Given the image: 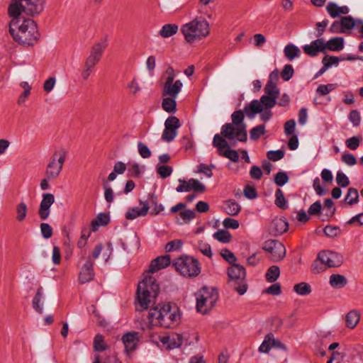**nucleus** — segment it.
<instances>
[{
    "mask_svg": "<svg viewBox=\"0 0 363 363\" xmlns=\"http://www.w3.org/2000/svg\"><path fill=\"white\" fill-rule=\"evenodd\" d=\"M19 6L16 2L9 6L8 13L12 18L9 23V32L18 44L33 46L40 38L38 26L33 19L20 15Z\"/></svg>",
    "mask_w": 363,
    "mask_h": 363,
    "instance_id": "obj_1",
    "label": "nucleus"
},
{
    "mask_svg": "<svg viewBox=\"0 0 363 363\" xmlns=\"http://www.w3.org/2000/svg\"><path fill=\"white\" fill-rule=\"evenodd\" d=\"M148 319L152 325H160L168 328L178 325L180 320L179 308L170 303L158 304L152 308L148 313Z\"/></svg>",
    "mask_w": 363,
    "mask_h": 363,
    "instance_id": "obj_2",
    "label": "nucleus"
},
{
    "mask_svg": "<svg viewBox=\"0 0 363 363\" xmlns=\"http://www.w3.org/2000/svg\"><path fill=\"white\" fill-rule=\"evenodd\" d=\"M160 291L156 279L151 277H145L138 285L136 291L137 310L143 311L148 308L151 303H155Z\"/></svg>",
    "mask_w": 363,
    "mask_h": 363,
    "instance_id": "obj_3",
    "label": "nucleus"
},
{
    "mask_svg": "<svg viewBox=\"0 0 363 363\" xmlns=\"http://www.w3.org/2000/svg\"><path fill=\"white\" fill-rule=\"evenodd\" d=\"M245 111L238 110L231 115L232 123H225L221 128L220 134L235 145L236 140L246 142L247 140V125L242 123Z\"/></svg>",
    "mask_w": 363,
    "mask_h": 363,
    "instance_id": "obj_4",
    "label": "nucleus"
},
{
    "mask_svg": "<svg viewBox=\"0 0 363 363\" xmlns=\"http://www.w3.org/2000/svg\"><path fill=\"white\" fill-rule=\"evenodd\" d=\"M181 33L188 43H193L206 38L210 33L209 23L203 17L197 16L182 26Z\"/></svg>",
    "mask_w": 363,
    "mask_h": 363,
    "instance_id": "obj_5",
    "label": "nucleus"
},
{
    "mask_svg": "<svg viewBox=\"0 0 363 363\" xmlns=\"http://www.w3.org/2000/svg\"><path fill=\"white\" fill-rule=\"evenodd\" d=\"M218 292L214 288L203 286L196 294V309L202 314L209 312L218 299Z\"/></svg>",
    "mask_w": 363,
    "mask_h": 363,
    "instance_id": "obj_6",
    "label": "nucleus"
},
{
    "mask_svg": "<svg viewBox=\"0 0 363 363\" xmlns=\"http://www.w3.org/2000/svg\"><path fill=\"white\" fill-rule=\"evenodd\" d=\"M172 264L177 272L186 278L196 277L201 272L199 261L188 255L177 257L174 260Z\"/></svg>",
    "mask_w": 363,
    "mask_h": 363,
    "instance_id": "obj_7",
    "label": "nucleus"
},
{
    "mask_svg": "<svg viewBox=\"0 0 363 363\" xmlns=\"http://www.w3.org/2000/svg\"><path fill=\"white\" fill-rule=\"evenodd\" d=\"M229 284L240 295H243L247 290L245 269L239 264H233L228 268Z\"/></svg>",
    "mask_w": 363,
    "mask_h": 363,
    "instance_id": "obj_8",
    "label": "nucleus"
},
{
    "mask_svg": "<svg viewBox=\"0 0 363 363\" xmlns=\"http://www.w3.org/2000/svg\"><path fill=\"white\" fill-rule=\"evenodd\" d=\"M277 99L268 95H263L260 100L255 99L249 105L244 107V111L247 117L253 118L257 113L263 109H271L277 104Z\"/></svg>",
    "mask_w": 363,
    "mask_h": 363,
    "instance_id": "obj_9",
    "label": "nucleus"
},
{
    "mask_svg": "<svg viewBox=\"0 0 363 363\" xmlns=\"http://www.w3.org/2000/svg\"><path fill=\"white\" fill-rule=\"evenodd\" d=\"M67 154L65 149H60L52 155L45 170V176L49 179H55L58 177L62 169Z\"/></svg>",
    "mask_w": 363,
    "mask_h": 363,
    "instance_id": "obj_10",
    "label": "nucleus"
},
{
    "mask_svg": "<svg viewBox=\"0 0 363 363\" xmlns=\"http://www.w3.org/2000/svg\"><path fill=\"white\" fill-rule=\"evenodd\" d=\"M14 2L20 5V15L24 12L29 16H34L43 11L45 0H11V4Z\"/></svg>",
    "mask_w": 363,
    "mask_h": 363,
    "instance_id": "obj_11",
    "label": "nucleus"
},
{
    "mask_svg": "<svg viewBox=\"0 0 363 363\" xmlns=\"http://www.w3.org/2000/svg\"><path fill=\"white\" fill-rule=\"evenodd\" d=\"M262 248L270 253V259L273 262L280 261L286 255L284 245L278 240H268L264 242Z\"/></svg>",
    "mask_w": 363,
    "mask_h": 363,
    "instance_id": "obj_12",
    "label": "nucleus"
},
{
    "mask_svg": "<svg viewBox=\"0 0 363 363\" xmlns=\"http://www.w3.org/2000/svg\"><path fill=\"white\" fill-rule=\"evenodd\" d=\"M179 185L176 188L177 192H189L194 191L196 193H203L206 191V186L196 179H190L188 181L185 179H179Z\"/></svg>",
    "mask_w": 363,
    "mask_h": 363,
    "instance_id": "obj_13",
    "label": "nucleus"
},
{
    "mask_svg": "<svg viewBox=\"0 0 363 363\" xmlns=\"http://www.w3.org/2000/svg\"><path fill=\"white\" fill-rule=\"evenodd\" d=\"M318 258L325 262L328 267H337L343 262V256L341 254L330 250L320 252Z\"/></svg>",
    "mask_w": 363,
    "mask_h": 363,
    "instance_id": "obj_14",
    "label": "nucleus"
},
{
    "mask_svg": "<svg viewBox=\"0 0 363 363\" xmlns=\"http://www.w3.org/2000/svg\"><path fill=\"white\" fill-rule=\"evenodd\" d=\"M108 46V41L106 38L101 39L99 42L94 43L91 48L90 54L86 57V61H88L94 65H97L100 61L103 53Z\"/></svg>",
    "mask_w": 363,
    "mask_h": 363,
    "instance_id": "obj_15",
    "label": "nucleus"
},
{
    "mask_svg": "<svg viewBox=\"0 0 363 363\" xmlns=\"http://www.w3.org/2000/svg\"><path fill=\"white\" fill-rule=\"evenodd\" d=\"M55 202V196L51 193H45L43 194V199L40 203L38 210L39 218L42 220L48 219L50 213V206Z\"/></svg>",
    "mask_w": 363,
    "mask_h": 363,
    "instance_id": "obj_16",
    "label": "nucleus"
},
{
    "mask_svg": "<svg viewBox=\"0 0 363 363\" xmlns=\"http://www.w3.org/2000/svg\"><path fill=\"white\" fill-rule=\"evenodd\" d=\"M94 264V262L91 258L88 257L79 275V281L81 284H85L94 279L95 275Z\"/></svg>",
    "mask_w": 363,
    "mask_h": 363,
    "instance_id": "obj_17",
    "label": "nucleus"
},
{
    "mask_svg": "<svg viewBox=\"0 0 363 363\" xmlns=\"http://www.w3.org/2000/svg\"><path fill=\"white\" fill-rule=\"evenodd\" d=\"M302 49L305 54L312 57L318 56L320 52L325 53L323 38H317L310 44L302 46Z\"/></svg>",
    "mask_w": 363,
    "mask_h": 363,
    "instance_id": "obj_18",
    "label": "nucleus"
},
{
    "mask_svg": "<svg viewBox=\"0 0 363 363\" xmlns=\"http://www.w3.org/2000/svg\"><path fill=\"white\" fill-rule=\"evenodd\" d=\"M183 86L182 82L178 79L174 82H164L162 89V96L177 97Z\"/></svg>",
    "mask_w": 363,
    "mask_h": 363,
    "instance_id": "obj_19",
    "label": "nucleus"
},
{
    "mask_svg": "<svg viewBox=\"0 0 363 363\" xmlns=\"http://www.w3.org/2000/svg\"><path fill=\"white\" fill-rule=\"evenodd\" d=\"M289 224L284 218H275L269 225V232L277 236L283 234L288 230Z\"/></svg>",
    "mask_w": 363,
    "mask_h": 363,
    "instance_id": "obj_20",
    "label": "nucleus"
},
{
    "mask_svg": "<svg viewBox=\"0 0 363 363\" xmlns=\"http://www.w3.org/2000/svg\"><path fill=\"white\" fill-rule=\"evenodd\" d=\"M325 9L328 15L333 18L340 17L341 15H347L350 12V9L347 6H340L333 1L328 3Z\"/></svg>",
    "mask_w": 363,
    "mask_h": 363,
    "instance_id": "obj_21",
    "label": "nucleus"
},
{
    "mask_svg": "<svg viewBox=\"0 0 363 363\" xmlns=\"http://www.w3.org/2000/svg\"><path fill=\"white\" fill-rule=\"evenodd\" d=\"M160 341L164 345H166L169 350H172L178 348L182 345L183 337L181 334L173 333L169 335L162 337Z\"/></svg>",
    "mask_w": 363,
    "mask_h": 363,
    "instance_id": "obj_22",
    "label": "nucleus"
},
{
    "mask_svg": "<svg viewBox=\"0 0 363 363\" xmlns=\"http://www.w3.org/2000/svg\"><path fill=\"white\" fill-rule=\"evenodd\" d=\"M121 340L125 346V351L127 353H129L133 351L136 347L137 342L138 340V333H127L123 335Z\"/></svg>",
    "mask_w": 363,
    "mask_h": 363,
    "instance_id": "obj_23",
    "label": "nucleus"
},
{
    "mask_svg": "<svg viewBox=\"0 0 363 363\" xmlns=\"http://www.w3.org/2000/svg\"><path fill=\"white\" fill-rule=\"evenodd\" d=\"M325 52L327 50L340 52L344 48V38L342 37H334L325 41L323 38Z\"/></svg>",
    "mask_w": 363,
    "mask_h": 363,
    "instance_id": "obj_24",
    "label": "nucleus"
},
{
    "mask_svg": "<svg viewBox=\"0 0 363 363\" xmlns=\"http://www.w3.org/2000/svg\"><path fill=\"white\" fill-rule=\"evenodd\" d=\"M140 203L143 205L141 208L138 207H133L129 208L125 213V218L128 220H134L139 216H145L147 215L150 208L149 203L147 202H143L140 201Z\"/></svg>",
    "mask_w": 363,
    "mask_h": 363,
    "instance_id": "obj_25",
    "label": "nucleus"
},
{
    "mask_svg": "<svg viewBox=\"0 0 363 363\" xmlns=\"http://www.w3.org/2000/svg\"><path fill=\"white\" fill-rule=\"evenodd\" d=\"M171 263L169 255L160 256L152 260L148 272L154 273L158 270L165 268Z\"/></svg>",
    "mask_w": 363,
    "mask_h": 363,
    "instance_id": "obj_26",
    "label": "nucleus"
},
{
    "mask_svg": "<svg viewBox=\"0 0 363 363\" xmlns=\"http://www.w3.org/2000/svg\"><path fill=\"white\" fill-rule=\"evenodd\" d=\"M223 208L227 214L233 216L238 215L241 211L240 204L233 199L226 201L224 203Z\"/></svg>",
    "mask_w": 363,
    "mask_h": 363,
    "instance_id": "obj_27",
    "label": "nucleus"
},
{
    "mask_svg": "<svg viewBox=\"0 0 363 363\" xmlns=\"http://www.w3.org/2000/svg\"><path fill=\"white\" fill-rule=\"evenodd\" d=\"M110 223V217L108 213H100L95 220L91 222L92 231H96L99 226H105Z\"/></svg>",
    "mask_w": 363,
    "mask_h": 363,
    "instance_id": "obj_28",
    "label": "nucleus"
},
{
    "mask_svg": "<svg viewBox=\"0 0 363 363\" xmlns=\"http://www.w3.org/2000/svg\"><path fill=\"white\" fill-rule=\"evenodd\" d=\"M360 319V313L356 310L348 312L345 317L346 325L347 328L353 329L356 327Z\"/></svg>",
    "mask_w": 363,
    "mask_h": 363,
    "instance_id": "obj_29",
    "label": "nucleus"
},
{
    "mask_svg": "<svg viewBox=\"0 0 363 363\" xmlns=\"http://www.w3.org/2000/svg\"><path fill=\"white\" fill-rule=\"evenodd\" d=\"M285 57L289 60L292 61L296 57H298L301 55V50L299 48L294 44H288L284 49Z\"/></svg>",
    "mask_w": 363,
    "mask_h": 363,
    "instance_id": "obj_30",
    "label": "nucleus"
},
{
    "mask_svg": "<svg viewBox=\"0 0 363 363\" xmlns=\"http://www.w3.org/2000/svg\"><path fill=\"white\" fill-rule=\"evenodd\" d=\"M43 298V289L42 286L38 287L35 296L33 298L32 305L33 309L38 313H43V308L40 305L42 299Z\"/></svg>",
    "mask_w": 363,
    "mask_h": 363,
    "instance_id": "obj_31",
    "label": "nucleus"
},
{
    "mask_svg": "<svg viewBox=\"0 0 363 363\" xmlns=\"http://www.w3.org/2000/svg\"><path fill=\"white\" fill-rule=\"evenodd\" d=\"M176 97L168 96L162 99V107L167 113H174L176 111L177 102Z\"/></svg>",
    "mask_w": 363,
    "mask_h": 363,
    "instance_id": "obj_32",
    "label": "nucleus"
},
{
    "mask_svg": "<svg viewBox=\"0 0 363 363\" xmlns=\"http://www.w3.org/2000/svg\"><path fill=\"white\" fill-rule=\"evenodd\" d=\"M178 26L176 24H165L160 30V35L164 38H169L176 34L178 31Z\"/></svg>",
    "mask_w": 363,
    "mask_h": 363,
    "instance_id": "obj_33",
    "label": "nucleus"
},
{
    "mask_svg": "<svg viewBox=\"0 0 363 363\" xmlns=\"http://www.w3.org/2000/svg\"><path fill=\"white\" fill-rule=\"evenodd\" d=\"M347 283V279L341 274H332L330 277V284L333 288H343Z\"/></svg>",
    "mask_w": 363,
    "mask_h": 363,
    "instance_id": "obj_34",
    "label": "nucleus"
},
{
    "mask_svg": "<svg viewBox=\"0 0 363 363\" xmlns=\"http://www.w3.org/2000/svg\"><path fill=\"white\" fill-rule=\"evenodd\" d=\"M345 201L350 206L357 203L359 201V193L357 189L354 187L349 188L345 198Z\"/></svg>",
    "mask_w": 363,
    "mask_h": 363,
    "instance_id": "obj_35",
    "label": "nucleus"
},
{
    "mask_svg": "<svg viewBox=\"0 0 363 363\" xmlns=\"http://www.w3.org/2000/svg\"><path fill=\"white\" fill-rule=\"evenodd\" d=\"M280 275V269L276 265L271 266L267 271L265 277L268 282L272 283L278 279Z\"/></svg>",
    "mask_w": 363,
    "mask_h": 363,
    "instance_id": "obj_36",
    "label": "nucleus"
},
{
    "mask_svg": "<svg viewBox=\"0 0 363 363\" xmlns=\"http://www.w3.org/2000/svg\"><path fill=\"white\" fill-rule=\"evenodd\" d=\"M294 291L300 296H307L311 293V286L306 282H301L294 285Z\"/></svg>",
    "mask_w": 363,
    "mask_h": 363,
    "instance_id": "obj_37",
    "label": "nucleus"
},
{
    "mask_svg": "<svg viewBox=\"0 0 363 363\" xmlns=\"http://www.w3.org/2000/svg\"><path fill=\"white\" fill-rule=\"evenodd\" d=\"M275 205L281 209L285 210L288 208L287 201L286 200L283 191L277 189L275 191Z\"/></svg>",
    "mask_w": 363,
    "mask_h": 363,
    "instance_id": "obj_38",
    "label": "nucleus"
},
{
    "mask_svg": "<svg viewBox=\"0 0 363 363\" xmlns=\"http://www.w3.org/2000/svg\"><path fill=\"white\" fill-rule=\"evenodd\" d=\"M213 237L222 243H228L232 239L230 233L225 230H218L214 233Z\"/></svg>",
    "mask_w": 363,
    "mask_h": 363,
    "instance_id": "obj_39",
    "label": "nucleus"
},
{
    "mask_svg": "<svg viewBox=\"0 0 363 363\" xmlns=\"http://www.w3.org/2000/svg\"><path fill=\"white\" fill-rule=\"evenodd\" d=\"M340 21L345 33H347V31L351 30L355 26V19L351 16L341 17Z\"/></svg>",
    "mask_w": 363,
    "mask_h": 363,
    "instance_id": "obj_40",
    "label": "nucleus"
},
{
    "mask_svg": "<svg viewBox=\"0 0 363 363\" xmlns=\"http://www.w3.org/2000/svg\"><path fill=\"white\" fill-rule=\"evenodd\" d=\"M181 126L180 121L176 116L168 117L164 122V128L177 131Z\"/></svg>",
    "mask_w": 363,
    "mask_h": 363,
    "instance_id": "obj_41",
    "label": "nucleus"
},
{
    "mask_svg": "<svg viewBox=\"0 0 363 363\" xmlns=\"http://www.w3.org/2000/svg\"><path fill=\"white\" fill-rule=\"evenodd\" d=\"M104 342V337L101 334H97L94 338V349L95 351L103 352L107 349Z\"/></svg>",
    "mask_w": 363,
    "mask_h": 363,
    "instance_id": "obj_42",
    "label": "nucleus"
},
{
    "mask_svg": "<svg viewBox=\"0 0 363 363\" xmlns=\"http://www.w3.org/2000/svg\"><path fill=\"white\" fill-rule=\"evenodd\" d=\"M223 135L220 136L219 134H216L213 140V145L218 148V152L222 151L223 149L229 147V144L224 138Z\"/></svg>",
    "mask_w": 363,
    "mask_h": 363,
    "instance_id": "obj_43",
    "label": "nucleus"
},
{
    "mask_svg": "<svg viewBox=\"0 0 363 363\" xmlns=\"http://www.w3.org/2000/svg\"><path fill=\"white\" fill-rule=\"evenodd\" d=\"M150 203L151 205V212L152 215H158L161 212H162L164 209V206L161 203H157V196L152 195L150 197Z\"/></svg>",
    "mask_w": 363,
    "mask_h": 363,
    "instance_id": "obj_44",
    "label": "nucleus"
},
{
    "mask_svg": "<svg viewBox=\"0 0 363 363\" xmlns=\"http://www.w3.org/2000/svg\"><path fill=\"white\" fill-rule=\"evenodd\" d=\"M16 220L19 222H22L25 220L28 207L27 205L24 202H21L16 206Z\"/></svg>",
    "mask_w": 363,
    "mask_h": 363,
    "instance_id": "obj_45",
    "label": "nucleus"
},
{
    "mask_svg": "<svg viewBox=\"0 0 363 363\" xmlns=\"http://www.w3.org/2000/svg\"><path fill=\"white\" fill-rule=\"evenodd\" d=\"M265 133V125H259L251 129L250 132V139L252 140H258Z\"/></svg>",
    "mask_w": 363,
    "mask_h": 363,
    "instance_id": "obj_46",
    "label": "nucleus"
},
{
    "mask_svg": "<svg viewBox=\"0 0 363 363\" xmlns=\"http://www.w3.org/2000/svg\"><path fill=\"white\" fill-rule=\"evenodd\" d=\"M328 267L326 266L325 262L320 260L318 256L317 259L313 262V263L311 265V272L314 274H318L320 272L325 271Z\"/></svg>",
    "mask_w": 363,
    "mask_h": 363,
    "instance_id": "obj_47",
    "label": "nucleus"
},
{
    "mask_svg": "<svg viewBox=\"0 0 363 363\" xmlns=\"http://www.w3.org/2000/svg\"><path fill=\"white\" fill-rule=\"evenodd\" d=\"M323 232L325 235L330 238H335L341 234V229L336 225H326Z\"/></svg>",
    "mask_w": 363,
    "mask_h": 363,
    "instance_id": "obj_48",
    "label": "nucleus"
},
{
    "mask_svg": "<svg viewBox=\"0 0 363 363\" xmlns=\"http://www.w3.org/2000/svg\"><path fill=\"white\" fill-rule=\"evenodd\" d=\"M341 59L336 56L325 55L322 60V64L328 69L331 66H337Z\"/></svg>",
    "mask_w": 363,
    "mask_h": 363,
    "instance_id": "obj_49",
    "label": "nucleus"
},
{
    "mask_svg": "<svg viewBox=\"0 0 363 363\" xmlns=\"http://www.w3.org/2000/svg\"><path fill=\"white\" fill-rule=\"evenodd\" d=\"M336 182L340 187L345 188L350 185V180L347 175L342 172H337L336 174Z\"/></svg>",
    "mask_w": 363,
    "mask_h": 363,
    "instance_id": "obj_50",
    "label": "nucleus"
},
{
    "mask_svg": "<svg viewBox=\"0 0 363 363\" xmlns=\"http://www.w3.org/2000/svg\"><path fill=\"white\" fill-rule=\"evenodd\" d=\"M289 181V177L284 172H279L274 176V182L278 186H283Z\"/></svg>",
    "mask_w": 363,
    "mask_h": 363,
    "instance_id": "obj_51",
    "label": "nucleus"
},
{
    "mask_svg": "<svg viewBox=\"0 0 363 363\" xmlns=\"http://www.w3.org/2000/svg\"><path fill=\"white\" fill-rule=\"evenodd\" d=\"M264 91L266 95L278 98L279 95V89L277 85L267 84L264 86Z\"/></svg>",
    "mask_w": 363,
    "mask_h": 363,
    "instance_id": "obj_52",
    "label": "nucleus"
},
{
    "mask_svg": "<svg viewBox=\"0 0 363 363\" xmlns=\"http://www.w3.org/2000/svg\"><path fill=\"white\" fill-rule=\"evenodd\" d=\"M179 216L184 223H188L195 218L196 213L194 210L188 209L180 212Z\"/></svg>",
    "mask_w": 363,
    "mask_h": 363,
    "instance_id": "obj_53",
    "label": "nucleus"
},
{
    "mask_svg": "<svg viewBox=\"0 0 363 363\" xmlns=\"http://www.w3.org/2000/svg\"><path fill=\"white\" fill-rule=\"evenodd\" d=\"M219 155H222L226 158L230 159L234 162H237L239 160V155L235 150H227L224 152L219 151Z\"/></svg>",
    "mask_w": 363,
    "mask_h": 363,
    "instance_id": "obj_54",
    "label": "nucleus"
},
{
    "mask_svg": "<svg viewBox=\"0 0 363 363\" xmlns=\"http://www.w3.org/2000/svg\"><path fill=\"white\" fill-rule=\"evenodd\" d=\"M40 232H41L42 236L45 239H49L52 235L53 230L50 224H48L47 223H42L40 224Z\"/></svg>",
    "mask_w": 363,
    "mask_h": 363,
    "instance_id": "obj_55",
    "label": "nucleus"
},
{
    "mask_svg": "<svg viewBox=\"0 0 363 363\" xmlns=\"http://www.w3.org/2000/svg\"><path fill=\"white\" fill-rule=\"evenodd\" d=\"M294 71L291 65H286L281 72V77L284 81H289L294 75Z\"/></svg>",
    "mask_w": 363,
    "mask_h": 363,
    "instance_id": "obj_56",
    "label": "nucleus"
},
{
    "mask_svg": "<svg viewBox=\"0 0 363 363\" xmlns=\"http://www.w3.org/2000/svg\"><path fill=\"white\" fill-rule=\"evenodd\" d=\"M95 66L96 65L85 60L84 69L81 73L83 79L86 80L89 77Z\"/></svg>",
    "mask_w": 363,
    "mask_h": 363,
    "instance_id": "obj_57",
    "label": "nucleus"
},
{
    "mask_svg": "<svg viewBox=\"0 0 363 363\" xmlns=\"http://www.w3.org/2000/svg\"><path fill=\"white\" fill-rule=\"evenodd\" d=\"M138 150L143 158H149L151 156V151L149 147L142 142L138 143Z\"/></svg>",
    "mask_w": 363,
    "mask_h": 363,
    "instance_id": "obj_58",
    "label": "nucleus"
},
{
    "mask_svg": "<svg viewBox=\"0 0 363 363\" xmlns=\"http://www.w3.org/2000/svg\"><path fill=\"white\" fill-rule=\"evenodd\" d=\"M221 256L223 258L226 260L229 264L231 265L233 264H236L235 262L237 261V258L235 256V255L230 251L228 249H223L220 252Z\"/></svg>",
    "mask_w": 363,
    "mask_h": 363,
    "instance_id": "obj_59",
    "label": "nucleus"
},
{
    "mask_svg": "<svg viewBox=\"0 0 363 363\" xmlns=\"http://www.w3.org/2000/svg\"><path fill=\"white\" fill-rule=\"evenodd\" d=\"M329 21L328 19H324L321 22H318L315 24L317 33L315 35L317 38H323L322 35L325 31L326 27L328 26Z\"/></svg>",
    "mask_w": 363,
    "mask_h": 363,
    "instance_id": "obj_60",
    "label": "nucleus"
},
{
    "mask_svg": "<svg viewBox=\"0 0 363 363\" xmlns=\"http://www.w3.org/2000/svg\"><path fill=\"white\" fill-rule=\"evenodd\" d=\"M267 157L272 161H278L284 157V151L281 150H270L267 153Z\"/></svg>",
    "mask_w": 363,
    "mask_h": 363,
    "instance_id": "obj_61",
    "label": "nucleus"
},
{
    "mask_svg": "<svg viewBox=\"0 0 363 363\" xmlns=\"http://www.w3.org/2000/svg\"><path fill=\"white\" fill-rule=\"evenodd\" d=\"M271 337H273L272 334H268L266 335L264 341L262 342V343L261 344V345L259 347V352L267 353L270 350V349L272 347Z\"/></svg>",
    "mask_w": 363,
    "mask_h": 363,
    "instance_id": "obj_62",
    "label": "nucleus"
},
{
    "mask_svg": "<svg viewBox=\"0 0 363 363\" xmlns=\"http://www.w3.org/2000/svg\"><path fill=\"white\" fill-rule=\"evenodd\" d=\"M157 172L161 178L165 179L171 175L172 168L170 166L162 165L157 167Z\"/></svg>",
    "mask_w": 363,
    "mask_h": 363,
    "instance_id": "obj_63",
    "label": "nucleus"
},
{
    "mask_svg": "<svg viewBox=\"0 0 363 363\" xmlns=\"http://www.w3.org/2000/svg\"><path fill=\"white\" fill-rule=\"evenodd\" d=\"M177 135V131L170 129L167 130L166 128H164L162 134V140L165 142L169 143L172 141L176 138Z\"/></svg>",
    "mask_w": 363,
    "mask_h": 363,
    "instance_id": "obj_64",
    "label": "nucleus"
}]
</instances>
